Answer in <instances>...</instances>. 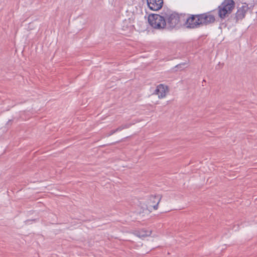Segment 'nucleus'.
Segmentation results:
<instances>
[{"mask_svg":"<svg viewBox=\"0 0 257 257\" xmlns=\"http://www.w3.org/2000/svg\"><path fill=\"white\" fill-rule=\"evenodd\" d=\"M249 10L248 5L246 3L242 4L240 7H237V10L235 14L231 16L230 19L234 22L235 24L238 23L239 21L242 20L245 18V15Z\"/></svg>","mask_w":257,"mask_h":257,"instance_id":"5","label":"nucleus"},{"mask_svg":"<svg viewBox=\"0 0 257 257\" xmlns=\"http://www.w3.org/2000/svg\"><path fill=\"white\" fill-rule=\"evenodd\" d=\"M116 131H115V130H111L109 133L108 134V136H111L113 134H114L115 133H116Z\"/></svg>","mask_w":257,"mask_h":257,"instance_id":"12","label":"nucleus"},{"mask_svg":"<svg viewBox=\"0 0 257 257\" xmlns=\"http://www.w3.org/2000/svg\"><path fill=\"white\" fill-rule=\"evenodd\" d=\"M204 82H205V80H203V83H204Z\"/></svg>","mask_w":257,"mask_h":257,"instance_id":"14","label":"nucleus"},{"mask_svg":"<svg viewBox=\"0 0 257 257\" xmlns=\"http://www.w3.org/2000/svg\"><path fill=\"white\" fill-rule=\"evenodd\" d=\"M122 130H123V128L122 125H121L118 127H117V128L115 129V131H116V132H119V131H121Z\"/></svg>","mask_w":257,"mask_h":257,"instance_id":"11","label":"nucleus"},{"mask_svg":"<svg viewBox=\"0 0 257 257\" xmlns=\"http://www.w3.org/2000/svg\"><path fill=\"white\" fill-rule=\"evenodd\" d=\"M215 21V16L211 12L197 15L189 14L185 25L187 28L194 29L211 25Z\"/></svg>","mask_w":257,"mask_h":257,"instance_id":"1","label":"nucleus"},{"mask_svg":"<svg viewBox=\"0 0 257 257\" xmlns=\"http://www.w3.org/2000/svg\"><path fill=\"white\" fill-rule=\"evenodd\" d=\"M161 198L162 196L159 195H151L147 201V204L149 207H153L155 210H157Z\"/></svg>","mask_w":257,"mask_h":257,"instance_id":"6","label":"nucleus"},{"mask_svg":"<svg viewBox=\"0 0 257 257\" xmlns=\"http://www.w3.org/2000/svg\"><path fill=\"white\" fill-rule=\"evenodd\" d=\"M149 8L153 11L160 10L163 4V0H147Z\"/></svg>","mask_w":257,"mask_h":257,"instance_id":"7","label":"nucleus"},{"mask_svg":"<svg viewBox=\"0 0 257 257\" xmlns=\"http://www.w3.org/2000/svg\"><path fill=\"white\" fill-rule=\"evenodd\" d=\"M148 22L150 25L155 29H162L166 28V21L165 17V12L162 15L151 14L148 17Z\"/></svg>","mask_w":257,"mask_h":257,"instance_id":"3","label":"nucleus"},{"mask_svg":"<svg viewBox=\"0 0 257 257\" xmlns=\"http://www.w3.org/2000/svg\"><path fill=\"white\" fill-rule=\"evenodd\" d=\"M151 231H146L144 230L137 231L134 233L135 235L140 238H143L149 236L151 235Z\"/></svg>","mask_w":257,"mask_h":257,"instance_id":"9","label":"nucleus"},{"mask_svg":"<svg viewBox=\"0 0 257 257\" xmlns=\"http://www.w3.org/2000/svg\"><path fill=\"white\" fill-rule=\"evenodd\" d=\"M165 17L166 29H172L179 26L180 17L178 14L167 11V12H165Z\"/></svg>","mask_w":257,"mask_h":257,"instance_id":"4","label":"nucleus"},{"mask_svg":"<svg viewBox=\"0 0 257 257\" xmlns=\"http://www.w3.org/2000/svg\"><path fill=\"white\" fill-rule=\"evenodd\" d=\"M235 5L233 0H224L218 7L219 17L222 20L228 17L234 9Z\"/></svg>","mask_w":257,"mask_h":257,"instance_id":"2","label":"nucleus"},{"mask_svg":"<svg viewBox=\"0 0 257 257\" xmlns=\"http://www.w3.org/2000/svg\"><path fill=\"white\" fill-rule=\"evenodd\" d=\"M131 125L132 124L130 123H125V124H122L123 129L129 128L131 126Z\"/></svg>","mask_w":257,"mask_h":257,"instance_id":"10","label":"nucleus"},{"mask_svg":"<svg viewBox=\"0 0 257 257\" xmlns=\"http://www.w3.org/2000/svg\"><path fill=\"white\" fill-rule=\"evenodd\" d=\"M168 92V88L167 86H165L163 84H159L156 87L154 94L158 95L159 98H162L166 96L167 92Z\"/></svg>","mask_w":257,"mask_h":257,"instance_id":"8","label":"nucleus"},{"mask_svg":"<svg viewBox=\"0 0 257 257\" xmlns=\"http://www.w3.org/2000/svg\"><path fill=\"white\" fill-rule=\"evenodd\" d=\"M204 82H205V80H203V83H204Z\"/></svg>","mask_w":257,"mask_h":257,"instance_id":"13","label":"nucleus"}]
</instances>
